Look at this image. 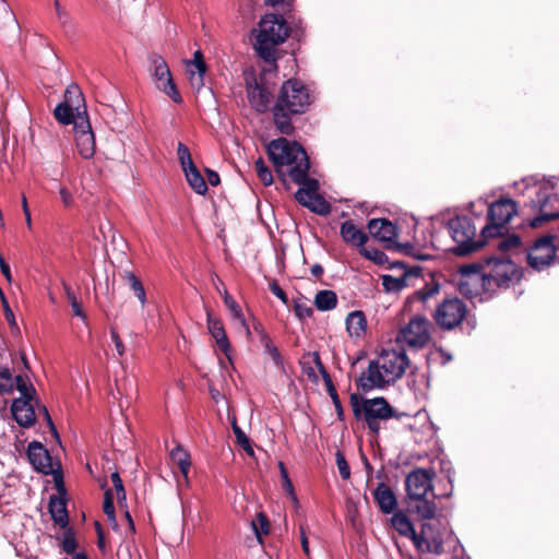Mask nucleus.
<instances>
[{
  "instance_id": "f3484780",
  "label": "nucleus",
  "mask_w": 559,
  "mask_h": 559,
  "mask_svg": "<svg viewBox=\"0 0 559 559\" xmlns=\"http://www.w3.org/2000/svg\"><path fill=\"white\" fill-rule=\"evenodd\" d=\"M382 371L392 382L401 379L409 367V358L405 350H383L378 359Z\"/></svg>"
},
{
  "instance_id": "e433bc0d",
  "label": "nucleus",
  "mask_w": 559,
  "mask_h": 559,
  "mask_svg": "<svg viewBox=\"0 0 559 559\" xmlns=\"http://www.w3.org/2000/svg\"><path fill=\"white\" fill-rule=\"evenodd\" d=\"M522 246V239L519 235L512 234L498 240L496 247L500 251L498 257H508L507 253Z\"/></svg>"
},
{
  "instance_id": "72a5a7b5",
  "label": "nucleus",
  "mask_w": 559,
  "mask_h": 559,
  "mask_svg": "<svg viewBox=\"0 0 559 559\" xmlns=\"http://www.w3.org/2000/svg\"><path fill=\"white\" fill-rule=\"evenodd\" d=\"M314 306L320 311H329L337 306V296L333 290H320L314 297Z\"/></svg>"
},
{
  "instance_id": "a878e982",
  "label": "nucleus",
  "mask_w": 559,
  "mask_h": 559,
  "mask_svg": "<svg viewBox=\"0 0 559 559\" xmlns=\"http://www.w3.org/2000/svg\"><path fill=\"white\" fill-rule=\"evenodd\" d=\"M48 510L56 525H59L62 528L68 527L69 515L67 510V500L63 497H58L56 495L50 496Z\"/></svg>"
},
{
  "instance_id": "423d86ee",
  "label": "nucleus",
  "mask_w": 559,
  "mask_h": 559,
  "mask_svg": "<svg viewBox=\"0 0 559 559\" xmlns=\"http://www.w3.org/2000/svg\"><path fill=\"white\" fill-rule=\"evenodd\" d=\"M392 526L403 536H413L424 542L428 551L433 554L443 552V539L440 533L432 528L430 523H423L420 534L417 536L409 518L402 511H397L391 518Z\"/></svg>"
},
{
  "instance_id": "de8ad7c7",
  "label": "nucleus",
  "mask_w": 559,
  "mask_h": 559,
  "mask_svg": "<svg viewBox=\"0 0 559 559\" xmlns=\"http://www.w3.org/2000/svg\"><path fill=\"white\" fill-rule=\"evenodd\" d=\"M254 169L259 179L263 182L264 186H271L273 183L272 173L262 157H259L255 160Z\"/></svg>"
},
{
  "instance_id": "20e7f679",
  "label": "nucleus",
  "mask_w": 559,
  "mask_h": 559,
  "mask_svg": "<svg viewBox=\"0 0 559 559\" xmlns=\"http://www.w3.org/2000/svg\"><path fill=\"white\" fill-rule=\"evenodd\" d=\"M448 229L456 243L450 251L456 257H466L478 251L486 239L475 240L476 227L467 216H455L448 222Z\"/></svg>"
},
{
  "instance_id": "6ab92c4d",
  "label": "nucleus",
  "mask_w": 559,
  "mask_h": 559,
  "mask_svg": "<svg viewBox=\"0 0 559 559\" xmlns=\"http://www.w3.org/2000/svg\"><path fill=\"white\" fill-rule=\"evenodd\" d=\"M310 169V162L302 163L298 166H293L288 170V175L292 180L299 185L300 188L295 193V199L300 200L302 195H308V198L318 194L319 191V181L314 178H310L308 176Z\"/></svg>"
},
{
  "instance_id": "b1692460",
  "label": "nucleus",
  "mask_w": 559,
  "mask_h": 559,
  "mask_svg": "<svg viewBox=\"0 0 559 559\" xmlns=\"http://www.w3.org/2000/svg\"><path fill=\"white\" fill-rule=\"evenodd\" d=\"M373 499L380 511L384 514H391L397 507V499L394 491L384 483H379L372 492Z\"/></svg>"
},
{
  "instance_id": "a211bd4d",
  "label": "nucleus",
  "mask_w": 559,
  "mask_h": 559,
  "mask_svg": "<svg viewBox=\"0 0 559 559\" xmlns=\"http://www.w3.org/2000/svg\"><path fill=\"white\" fill-rule=\"evenodd\" d=\"M390 382L392 381L382 371L380 361L370 360L367 370L356 380V386L359 392L368 393L373 389H384Z\"/></svg>"
},
{
  "instance_id": "e2e57ef3",
  "label": "nucleus",
  "mask_w": 559,
  "mask_h": 559,
  "mask_svg": "<svg viewBox=\"0 0 559 559\" xmlns=\"http://www.w3.org/2000/svg\"><path fill=\"white\" fill-rule=\"evenodd\" d=\"M269 288L272 294H274L277 298L282 300L284 305H288V297L287 294L282 289V287L278 285L277 281L272 280L269 283Z\"/></svg>"
},
{
  "instance_id": "6e6552de",
  "label": "nucleus",
  "mask_w": 559,
  "mask_h": 559,
  "mask_svg": "<svg viewBox=\"0 0 559 559\" xmlns=\"http://www.w3.org/2000/svg\"><path fill=\"white\" fill-rule=\"evenodd\" d=\"M558 237L546 234L536 238L533 245L525 249L526 262L535 271H544L555 264L558 251Z\"/></svg>"
},
{
  "instance_id": "13d9d810",
  "label": "nucleus",
  "mask_w": 559,
  "mask_h": 559,
  "mask_svg": "<svg viewBox=\"0 0 559 559\" xmlns=\"http://www.w3.org/2000/svg\"><path fill=\"white\" fill-rule=\"evenodd\" d=\"M306 357H312V360H313V364L316 365V367L318 368L323 381H324V384L332 381V378L329 373V371L326 370V368L324 367L323 362L321 361V358H320V355L318 352H309L307 354L304 355V359Z\"/></svg>"
},
{
  "instance_id": "603ef678",
  "label": "nucleus",
  "mask_w": 559,
  "mask_h": 559,
  "mask_svg": "<svg viewBox=\"0 0 559 559\" xmlns=\"http://www.w3.org/2000/svg\"><path fill=\"white\" fill-rule=\"evenodd\" d=\"M325 386H326V391L333 402V405L335 407V411H336V415H337V418L340 420H343L344 419V409H343V406H342V403H341V400H340V396L336 392V389H335V385L333 383V381H330L328 383H325Z\"/></svg>"
},
{
  "instance_id": "c85d7f7f",
  "label": "nucleus",
  "mask_w": 559,
  "mask_h": 559,
  "mask_svg": "<svg viewBox=\"0 0 559 559\" xmlns=\"http://www.w3.org/2000/svg\"><path fill=\"white\" fill-rule=\"evenodd\" d=\"M170 460L178 467L180 473L187 478L191 466V457L189 452L186 451L181 445H177L170 451Z\"/></svg>"
},
{
  "instance_id": "79ce46f5",
  "label": "nucleus",
  "mask_w": 559,
  "mask_h": 559,
  "mask_svg": "<svg viewBox=\"0 0 559 559\" xmlns=\"http://www.w3.org/2000/svg\"><path fill=\"white\" fill-rule=\"evenodd\" d=\"M359 253L364 258L372 261L373 263H376L378 265H384V264L389 263L388 255L380 249L364 246L359 249Z\"/></svg>"
},
{
  "instance_id": "680f3d73",
  "label": "nucleus",
  "mask_w": 559,
  "mask_h": 559,
  "mask_svg": "<svg viewBox=\"0 0 559 559\" xmlns=\"http://www.w3.org/2000/svg\"><path fill=\"white\" fill-rule=\"evenodd\" d=\"M391 246H392L391 249L404 252L405 254L415 257L418 260H426V259H428V255H426V254L415 255L414 252H413L414 251V247L411 243H400V242L393 241Z\"/></svg>"
},
{
  "instance_id": "dca6fc26",
  "label": "nucleus",
  "mask_w": 559,
  "mask_h": 559,
  "mask_svg": "<svg viewBox=\"0 0 559 559\" xmlns=\"http://www.w3.org/2000/svg\"><path fill=\"white\" fill-rule=\"evenodd\" d=\"M436 472L433 468L418 467L412 471L405 478V489L408 499H420L433 491V478Z\"/></svg>"
},
{
  "instance_id": "f8f14e48",
  "label": "nucleus",
  "mask_w": 559,
  "mask_h": 559,
  "mask_svg": "<svg viewBox=\"0 0 559 559\" xmlns=\"http://www.w3.org/2000/svg\"><path fill=\"white\" fill-rule=\"evenodd\" d=\"M532 210H537L538 215L530 221L532 228H538L545 223L559 218V199L548 188H540L534 199L531 200Z\"/></svg>"
},
{
  "instance_id": "338daca9",
  "label": "nucleus",
  "mask_w": 559,
  "mask_h": 559,
  "mask_svg": "<svg viewBox=\"0 0 559 559\" xmlns=\"http://www.w3.org/2000/svg\"><path fill=\"white\" fill-rule=\"evenodd\" d=\"M294 311L299 319L311 317L313 312L310 307L301 302H295Z\"/></svg>"
},
{
  "instance_id": "2f4dec72",
  "label": "nucleus",
  "mask_w": 559,
  "mask_h": 559,
  "mask_svg": "<svg viewBox=\"0 0 559 559\" xmlns=\"http://www.w3.org/2000/svg\"><path fill=\"white\" fill-rule=\"evenodd\" d=\"M223 300H224L225 306L230 311L233 318L240 322V324L245 328L247 335L250 336L251 331H250L249 325L246 322L245 316L241 311L239 304L228 294L227 290L224 292Z\"/></svg>"
},
{
  "instance_id": "864d4df0",
  "label": "nucleus",
  "mask_w": 559,
  "mask_h": 559,
  "mask_svg": "<svg viewBox=\"0 0 559 559\" xmlns=\"http://www.w3.org/2000/svg\"><path fill=\"white\" fill-rule=\"evenodd\" d=\"M62 550L68 555L76 554L75 550L78 548V543L74 537V532L72 528H68L63 534V539L61 543Z\"/></svg>"
},
{
  "instance_id": "393cba45",
  "label": "nucleus",
  "mask_w": 559,
  "mask_h": 559,
  "mask_svg": "<svg viewBox=\"0 0 559 559\" xmlns=\"http://www.w3.org/2000/svg\"><path fill=\"white\" fill-rule=\"evenodd\" d=\"M340 234L344 242L357 247L358 250L368 241V235L358 228L353 221L342 223Z\"/></svg>"
},
{
  "instance_id": "5701e85b",
  "label": "nucleus",
  "mask_w": 559,
  "mask_h": 559,
  "mask_svg": "<svg viewBox=\"0 0 559 559\" xmlns=\"http://www.w3.org/2000/svg\"><path fill=\"white\" fill-rule=\"evenodd\" d=\"M207 316V330L212 337L215 340L218 348L224 353V355L230 359L231 346L227 334L225 332L224 324L221 319L212 316L210 311L206 312Z\"/></svg>"
},
{
  "instance_id": "a18cd8bd",
  "label": "nucleus",
  "mask_w": 559,
  "mask_h": 559,
  "mask_svg": "<svg viewBox=\"0 0 559 559\" xmlns=\"http://www.w3.org/2000/svg\"><path fill=\"white\" fill-rule=\"evenodd\" d=\"M14 391V379L8 367L0 366V394H11Z\"/></svg>"
},
{
  "instance_id": "37998d69",
  "label": "nucleus",
  "mask_w": 559,
  "mask_h": 559,
  "mask_svg": "<svg viewBox=\"0 0 559 559\" xmlns=\"http://www.w3.org/2000/svg\"><path fill=\"white\" fill-rule=\"evenodd\" d=\"M83 94L76 84L69 85L64 93L63 104H70L71 107H75L76 114L80 111V102H83Z\"/></svg>"
},
{
  "instance_id": "774afa93",
  "label": "nucleus",
  "mask_w": 559,
  "mask_h": 559,
  "mask_svg": "<svg viewBox=\"0 0 559 559\" xmlns=\"http://www.w3.org/2000/svg\"><path fill=\"white\" fill-rule=\"evenodd\" d=\"M110 337L115 344L118 355L122 356L124 354V345H123V342L121 341L118 332L115 329L110 330Z\"/></svg>"
},
{
  "instance_id": "9b49d317",
  "label": "nucleus",
  "mask_w": 559,
  "mask_h": 559,
  "mask_svg": "<svg viewBox=\"0 0 559 559\" xmlns=\"http://www.w3.org/2000/svg\"><path fill=\"white\" fill-rule=\"evenodd\" d=\"M487 272V285L493 282L498 287H509L510 283L519 280V267L509 257L495 254L483 258Z\"/></svg>"
},
{
  "instance_id": "a19ab883",
  "label": "nucleus",
  "mask_w": 559,
  "mask_h": 559,
  "mask_svg": "<svg viewBox=\"0 0 559 559\" xmlns=\"http://www.w3.org/2000/svg\"><path fill=\"white\" fill-rule=\"evenodd\" d=\"M251 525L257 538L260 542H262L263 535H269L270 533V521L266 514L263 512H259L257 514V518L251 522Z\"/></svg>"
},
{
  "instance_id": "5fc2aeb1",
  "label": "nucleus",
  "mask_w": 559,
  "mask_h": 559,
  "mask_svg": "<svg viewBox=\"0 0 559 559\" xmlns=\"http://www.w3.org/2000/svg\"><path fill=\"white\" fill-rule=\"evenodd\" d=\"M190 63L197 68L198 85L202 86L203 85V76L206 72V64H205L204 57H203V53L201 50H197L193 53V60Z\"/></svg>"
},
{
  "instance_id": "4d7b16f0",
  "label": "nucleus",
  "mask_w": 559,
  "mask_h": 559,
  "mask_svg": "<svg viewBox=\"0 0 559 559\" xmlns=\"http://www.w3.org/2000/svg\"><path fill=\"white\" fill-rule=\"evenodd\" d=\"M110 479H111V483H112L114 488L117 493L118 503L122 504V502H126V500H127V495H126V489H124V486H123V483H122V479H121L119 473L118 472L111 473Z\"/></svg>"
},
{
  "instance_id": "412c9836",
  "label": "nucleus",
  "mask_w": 559,
  "mask_h": 559,
  "mask_svg": "<svg viewBox=\"0 0 559 559\" xmlns=\"http://www.w3.org/2000/svg\"><path fill=\"white\" fill-rule=\"evenodd\" d=\"M370 235L385 243L386 249L392 248V242L397 235L396 226L386 218H372L368 222Z\"/></svg>"
},
{
  "instance_id": "f704fd0d",
  "label": "nucleus",
  "mask_w": 559,
  "mask_h": 559,
  "mask_svg": "<svg viewBox=\"0 0 559 559\" xmlns=\"http://www.w3.org/2000/svg\"><path fill=\"white\" fill-rule=\"evenodd\" d=\"M53 116L61 124L68 126L72 123L73 128H75L76 114H74V108L70 104H59L53 110Z\"/></svg>"
},
{
  "instance_id": "69168bd1",
  "label": "nucleus",
  "mask_w": 559,
  "mask_h": 559,
  "mask_svg": "<svg viewBox=\"0 0 559 559\" xmlns=\"http://www.w3.org/2000/svg\"><path fill=\"white\" fill-rule=\"evenodd\" d=\"M53 476L55 485L60 495L66 493L64 483H63V474L60 465L57 469L53 468V472L50 474Z\"/></svg>"
},
{
  "instance_id": "4468645a",
  "label": "nucleus",
  "mask_w": 559,
  "mask_h": 559,
  "mask_svg": "<svg viewBox=\"0 0 559 559\" xmlns=\"http://www.w3.org/2000/svg\"><path fill=\"white\" fill-rule=\"evenodd\" d=\"M430 322L423 316H415L402 328L396 336L397 342L406 343L413 348H423L430 341Z\"/></svg>"
},
{
  "instance_id": "6e6d98bb",
  "label": "nucleus",
  "mask_w": 559,
  "mask_h": 559,
  "mask_svg": "<svg viewBox=\"0 0 559 559\" xmlns=\"http://www.w3.org/2000/svg\"><path fill=\"white\" fill-rule=\"evenodd\" d=\"M177 155L182 170L191 166H194L190 150L188 148L187 145H185L181 142L178 143Z\"/></svg>"
},
{
  "instance_id": "0eeeda50",
  "label": "nucleus",
  "mask_w": 559,
  "mask_h": 559,
  "mask_svg": "<svg viewBox=\"0 0 559 559\" xmlns=\"http://www.w3.org/2000/svg\"><path fill=\"white\" fill-rule=\"evenodd\" d=\"M267 154L277 173H281L283 166H298L309 160L307 152L299 143L285 138L272 140L267 145Z\"/></svg>"
},
{
  "instance_id": "4c0bfd02",
  "label": "nucleus",
  "mask_w": 559,
  "mask_h": 559,
  "mask_svg": "<svg viewBox=\"0 0 559 559\" xmlns=\"http://www.w3.org/2000/svg\"><path fill=\"white\" fill-rule=\"evenodd\" d=\"M309 199L311 201L309 202V204H306V207L309 209L311 212L321 216H326L331 213V204L319 193L313 197H310Z\"/></svg>"
},
{
  "instance_id": "ddd939ff",
  "label": "nucleus",
  "mask_w": 559,
  "mask_h": 559,
  "mask_svg": "<svg viewBox=\"0 0 559 559\" xmlns=\"http://www.w3.org/2000/svg\"><path fill=\"white\" fill-rule=\"evenodd\" d=\"M150 71L156 79L158 90L169 96L176 104L182 103V97L173 80L170 70L165 59L155 52L148 55Z\"/></svg>"
},
{
  "instance_id": "ea45409f",
  "label": "nucleus",
  "mask_w": 559,
  "mask_h": 559,
  "mask_svg": "<svg viewBox=\"0 0 559 559\" xmlns=\"http://www.w3.org/2000/svg\"><path fill=\"white\" fill-rule=\"evenodd\" d=\"M260 343L264 348V353L270 355V357L272 358L275 366L278 368H283L284 367L283 357H282L278 348L274 345L271 336L270 335L264 336V338L261 340Z\"/></svg>"
},
{
  "instance_id": "4be33fe9",
  "label": "nucleus",
  "mask_w": 559,
  "mask_h": 559,
  "mask_svg": "<svg viewBox=\"0 0 559 559\" xmlns=\"http://www.w3.org/2000/svg\"><path fill=\"white\" fill-rule=\"evenodd\" d=\"M33 399H15L11 405V413L14 420L23 428L32 427L36 421Z\"/></svg>"
},
{
  "instance_id": "49530a36",
  "label": "nucleus",
  "mask_w": 559,
  "mask_h": 559,
  "mask_svg": "<svg viewBox=\"0 0 559 559\" xmlns=\"http://www.w3.org/2000/svg\"><path fill=\"white\" fill-rule=\"evenodd\" d=\"M480 286L481 284H476L475 280L463 278L462 276H460V281L457 284L460 293L469 298L474 297L479 293Z\"/></svg>"
},
{
  "instance_id": "09e8293b",
  "label": "nucleus",
  "mask_w": 559,
  "mask_h": 559,
  "mask_svg": "<svg viewBox=\"0 0 559 559\" xmlns=\"http://www.w3.org/2000/svg\"><path fill=\"white\" fill-rule=\"evenodd\" d=\"M14 388L21 393L20 399H33V395L36 393L33 384H28L22 374H17L14 378Z\"/></svg>"
},
{
  "instance_id": "58836bf2",
  "label": "nucleus",
  "mask_w": 559,
  "mask_h": 559,
  "mask_svg": "<svg viewBox=\"0 0 559 559\" xmlns=\"http://www.w3.org/2000/svg\"><path fill=\"white\" fill-rule=\"evenodd\" d=\"M62 288L64 290V295L72 308V311H73V314L81 318L83 321H86L87 320V316L86 313L84 312V310L82 309V306L81 304L79 302L74 292L72 290L71 286L66 283V282H62Z\"/></svg>"
},
{
  "instance_id": "c9c22d12",
  "label": "nucleus",
  "mask_w": 559,
  "mask_h": 559,
  "mask_svg": "<svg viewBox=\"0 0 559 559\" xmlns=\"http://www.w3.org/2000/svg\"><path fill=\"white\" fill-rule=\"evenodd\" d=\"M231 429L236 438V443L249 455L253 456L254 451L251 445V441L249 437L245 433V431L238 426L236 417L231 419Z\"/></svg>"
},
{
  "instance_id": "473e14b6",
  "label": "nucleus",
  "mask_w": 559,
  "mask_h": 559,
  "mask_svg": "<svg viewBox=\"0 0 559 559\" xmlns=\"http://www.w3.org/2000/svg\"><path fill=\"white\" fill-rule=\"evenodd\" d=\"M121 277L123 281H126L130 288L133 290L134 295L138 297L139 301L141 302L142 307L146 304V294L144 286L141 282V280L131 271H124L121 274Z\"/></svg>"
},
{
  "instance_id": "cd10ccee",
  "label": "nucleus",
  "mask_w": 559,
  "mask_h": 559,
  "mask_svg": "<svg viewBox=\"0 0 559 559\" xmlns=\"http://www.w3.org/2000/svg\"><path fill=\"white\" fill-rule=\"evenodd\" d=\"M367 326L366 316L362 311L350 312L346 318V329L350 336L360 337Z\"/></svg>"
},
{
  "instance_id": "c03bdc74",
  "label": "nucleus",
  "mask_w": 559,
  "mask_h": 559,
  "mask_svg": "<svg viewBox=\"0 0 559 559\" xmlns=\"http://www.w3.org/2000/svg\"><path fill=\"white\" fill-rule=\"evenodd\" d=\"M382 285L386 292H400L404 287L408 286L406 282V276H392V275H382Z\"/></svg>"
},
{
  "instance_id": "f257e3e1",
  "label": "nucleus",
  "mask_w": 559,
  "mask_h": 559,
  "mask_svg": "<svg viewBox=\"0 0 559 559\" xmlns=\"http://www.w3.org/2000/svg\"><path fill=\"white\" fill-rule=\"evenodd\" d=\"M309 88L297 79L286 80L272 107L273 122L280 133L295 132L294 119L304 115L311 105Z\"/></svg>"
},
{
  "instance_id": "0e129e2a",
  "label": "nucleus",
  "mask_w": 559,
  "mask_h": 559,
  "mask_svg": "<svg viewBox=\"0 0 559 559\" xmlns=\"http://www.w3.org/2000/svg\"><path fill=\"white\" fill-rule=\"evenodd\" d=\"M2 300H3V306H4L5 319L8 320L13 333H20V329L16 324L15 317H14L11 308L9 307L8 301L4 299L3 296H2Z\"/></svg>"
},
{
  "instance_id": "7c9ffc66",
  "label": "nucleus",
  "mask_w": 559,
  "mask_h": 559,
  "mask_svg": "<svg viewBox=\"0 0 559 559\" xmlns=\"http://www.w3.org/2000/svg\"><path fill=\"white\" fill-rule=\"evenodd\" d=\"M415 503L412 507L413 511L420 520H432L437 513V506L433 501L426 499H412Z\"/></svg>"
},
{
  "instance_id": "f03ea898",
  "label": "nucleus",
  "mask_w": 559,
  "mask_h": 559,
  "mask_svg": "<svg viewBox=\"0 0 559 559\" xmlns=\"http://www.w3.org/2000/svg\"><path fill=\"white\" fill-rule=\"evenodd\" d=\"M349 404L355 419L365 423L373 436L379 435L381 421L406 416L405 413L396 411L383 396L367 399L352 393Z\"/></svg>"
},
{
  "instance_id": "8fccbe9b",
  "label": "nucleus",
  "mask_w": 559,
  "mask_h": 559,
  "mask_svg": "<svg viewBox=\"0 0 559 559\" xmlns=\"http://www.w3.org/2000/svg\"><path fill=\"white\" fill-rule=\"evenodd\" d=\"M103 511L106 514L108 521L116 524V511L111 489H107L104 493Z\"/></svg>"
},
{
  "instance_id": "7ed1b4c3",
  "label": "nucleus",
  "mask_w": 559,
  "mask_h": 559,
  "mask_svg": "<svg viewBox=\"0 0 559 559\" xmlns=\"http://www.w3.org/2000/svg\"><path fill=\"white\" fill-rule=\"evenodd\" d=\"M289 27L280 14H265L259 23L254 49L260 58L267 63L276 61L275 47L283 44L289 36Z\"/></svg>"
},
{
  "instance_id": "39448f33",
  "label": "nucleus",
  "mask_w": 559,
  "mask_h": 559,
  "mask_svg": "<svg viewBox=\"0 0 559 559\" xmlns=\"http://www.w3.org/2000/svg\"><path fill=\"white\" fill-rule=\"evenodd\" d=\"M518 214L516 202L510 198H500L489 205L487 224L481 229V237L485 239L503 236L508 230L506 224Z\"/></svg>"
},
{
  "instance_id": "052dcab7",
  "label": "nucleus",
  "mask_w": 559,
  "mask_h": 559,
  "mask_svg": "<svg viewBox=\"0 0 559 559\" xmlns=\"http://www.w3.org/2000/svg\"><path fill=\"white\" fill-rule=\"evenodd\" d=\"M438 293H439L438 284H432V285L426 284L423 288L418 289L414 294V297L418 300L426 301L427 299L433 297Z\"/></svg>"
},
{
  "instance_id": "2eb2a0df",
  "label": "nucleus",
  "mask_w": 559,
  "mask_h": 559,
  "mask_svg": "<svg viewBox=\"0 0 559 559\" xmlns=\"http://www.w3.org/2000/svg\"><path fill=\"white\" fill-rule=\"evenodd\" d=\"M73 131L79 154L85 159L92 158L95 154V136L85 108L76 114Z\"/></svg>"
},
{
  "instance_id": "bf43d9fd",
  "label": "nucleus",
  "mask_w": 559,
  "mask_h": 559,
  "mask_svg": "<svg viewBox=\"0 0 559 559\" xmlns=\"http://www.w3.org/2000/svg\"><path fill=\"white\" fill-rule=\"evenodd\" d=\"M335 460H336V465H337V468H338L341 477L344 480L349 479V477H350V467H349V464L347 463V461H346V459H345V456H344L342 451H340V450L336 451Z\"/></svg>"
},
{
  "instance_id": "3c124183",
  "label": "nucleus",
  "mask_w": 559,
  "mask_h": 559,
  "mask_svg": "<svg viewBox=\"0 0 559 559\" xmlns=\"http://www.w3.org/2000/svg\"><path fill=\"white\" fill-rule=\"evenodd\" d=\"M278 468L281 472L282 478V487L290 496L295 501H297V497L295 495L294 485L289 478L288 471L283 462H278Z\"/></svg>"
},
{
  "instance_id": "bb28decb",
  "label": "nucleus",
  "mask_w": 559,
  "mask_h": 559,
  "mask_svg": "<svg viewBox=\"0 0 559 559\" xmlns=\"http://www.w3.org/2000/svg\"><path fill=\"white\" fill-rule=\"evenodd\" d=\"M486 267L483 259L478 262L461 265L459 274L463 278L475 280L476 284H481L483 287L487 285V272L484 271Z\"/></svg>"
},
{
  "instance_id": "c756f323",
  "label": "nucleus",
  "mask_w": 559,
  "mask_h": 559,
  "mask_svg": "<svg viewBox=\"0 0 559 559\" xmlns=\"http://www.w3.org/2000/svg\"><path fill=\"white\" fill-rule=\"evenodd\" d=\"M186 179L192 190L201 195H204L207 191V185L197 166H191L189 168L183 169Z\"/></svg>"
},
{
  "instance_id": "aec40b11",
  "label": "nucleus",
  "mask_w": 559,
  "mask_h": 559,
  "mask_svg": "<svg viewBox=\"0 0 559 559\" xmlns=\"http://www.w3.org/2000/svg\"><path fill=\"white\" fill-rule=\"evenodd\" d=\"M27 457L36 472L44 475H50L53 472L51 455L39 441H32L28 444Z\"/></svg>"
},
{
  "instance_id": "1a4fd4ad",
  "label": "nucleus",
  "mask_w": 559,
  "mask_h": 559,
  "mask_svg": "<svg viewBox=\"0 0 559 559\" xmlns=\"http://www.w3.org/2000/svg\"><path fill=\"white\" fill-rule=\"evenodd\" d=\"M247 97L252 109L258 114H264L270 109L272 90L265 73H255L253 69L243 71Z\"/></svg>"
},
{
  "instance_id": "9d476101",
  "label": "nucleus",
  "mask_w": 559,
  "mask_h": 559,
  "mask_svg": "<svg viewBox=\"0 0 559 559\" xmlns=\"http://www.w3.org/2000/svg\"><path fill=\"white\" fill-rule=\"evenodd\" d=\"M466 316V304L457 297H451L438 304L432 318L441 330L451 331L460 326Z\"/></svg>"
}]
</instances>
